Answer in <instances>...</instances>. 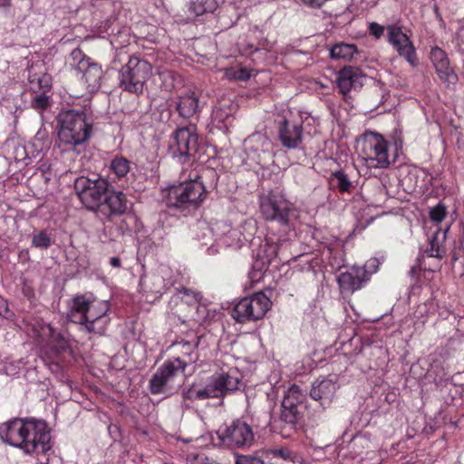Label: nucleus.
Masks as SVG:
<instances>
[{"label": "nucleus", "mask_w": 464, "mask_h": 464, "mask_svg": "<svg viewBox=\"0 0 464 464\" xmlns=\"http://www.w3.org/2000/svg\"><path fill=\"white\" fill-rule=\"evenodd\" d=\"M68 307L67 316L71 322L84 325L88 332L99 334L104 333L109 323V302L77 295L71 300Z\"/></svg>", "instance_id": "nucleus-1"}, {"label": "nucleus", "mask_w": 464, "mask_h": 464, "mask_svg": "<svg viewBox=\"0 0 464 464\" xmlns=\"http://www.w3.org/2000/svg\"><path fill=\"white\" fill-rule=\"evenodd\" d=\"M291 235L277 237L274 233L268 234L264 242L254 250V262L249 278L252 282L262 279L264 272L278 258L282 262L288 261V248Z\"/></svg>", "instance_id": "nucleus-2"}, {"label": "nucleus", "mask_w": 464, "mask_h": 464, "mask_svg": "<svg viewBox=\"0 0 464 464\" xmlns=\"http://www.w3.org/2000/svg\"><path fill=\"white\" fill-rule=\"evenodd\" d=\"M208 231L214 242L207 248L208 255H215L218 247H230L239 249L248 242L256 232V224L253 220H246L239 227L232 228L227 221H215L210 224Z\"/></svg>", "instance_id": "nucleus-3"}, {"label": "nucleus", "mask_w": 464, "mask_h": 464, "mask_svg": "<svg viewBox=\"0 0 464 464\" xmlns=\"http://www.w3.org/2000/svg\"><path fill=\"white\" fill-rule=\"evenodd\" d=\"M58 139L61 143L77 146L84 143L91 136L92 124L82 111H63L58 114Z\"/></svg>", "instance_id": "nucleus-4"}, {"label": "nucleus", "mask_w": 464, "mask_h": 464, "mask_svg": "<svg viewBox=\"0 0 464 464\" xmlns=\"http://www.w3.org/2000/svg\"><path fill=\"white\" fill-rule=\"evenodd\" d=\"M260 213L267 221H276L284 227L285 234L294 235L297 210L282 195L269 193L260 198Z\"/></svg>", "instance_id": "nucleus-5"}, {"label": "nucleus", "mask_w": 464, "mask_h": 464, "mask_svg": "<svg viewBox=\"0 0 464 464\" xmlns=\"http://www.w3.org/2000/svg\"><path fill=\"white\" fill-rule=\"evenodd\" d=\"M357 149L369 169H386L392 161L387 140L378 133L369 132L362 136L357 141Z\"/></svg>", "instance_id": "nucleus-6"}, {"label": "nucleus", "mask_w": 464, "mask_h": 464, "mask_svg": "<svg viewBox=\"0 0 464 464\" xmlns=\"http://www.w3.org/2000/svg\"><path fill=\"white\" fill-rule=\"evenodd\" d=\"M206 198L203 182L196 177L169 188L167 204L180 209L195 208Z\"/></svg>", "instance_id": "nucleus-7"}, {"label": "nucleus", "mask_w": 464, "mask_h": 464, "mask_svg": "<svg viewBox=\"0 0 464 464\" xmlns=\"http://www.w3.org/2000/svg\"><path fill=\"white\" fill-rule=\"evenodd\" d=\"M187 363L179 358L164 362L155 372L150 382V392L153 394H172L180 383L177 378L184 372Z\"/></svg>", "instance_id": "nucleus-8"}, {"label": "nucleus", "mask_w": 464, "mask_h": 464, "mask_svg": "<svg viewBox=\"0 0 464 464\" xmlns=\"http://www.w3.org/2000/svg\"><path fill=\"white\" fill-rule=\"evenodd\" d=\"M151 71L152 67L147 61L136 56L130 57L127 64L120 71L121 87L130 92H141Z\"/></svg>", "instance_id": "nucleus-9"}, {"label": "nucleus", "mask_w": 464, "mask_h": 464, "mask_svg": "<svg viewBox=\"0 0 464 464\" xmlns=\"http://www.w3.org/2000/svg\"><path fill=\"white\" fill-rule=\"evenodd\" d=\"M303 115L298 111L285 110L277 120L278 140L288 150L301 147L303 140Z\"/></svg>", "instance_id": "nucleus-10"}, {"label": "nucleus", "mask_w": 464, "mask_h": 464, "mask_svg": "<svg viewBox=\"0 0 464 464\" xmlns=\"http://www.w3.org/2000/svg\"><path fill=\"white\" fill-rule=\"evenodd\" d=\"M22 451L24 454H44L51 448V434L47 423L40 419L30 418Z\"/></svg>", "instance_id": "nucleus-11"}, {"label": "nucleus", "mask_w": 464, "mask_h": 464, "mask_svg": "<svg viewBox=\"0 0 464 464\" xmlns=\"http://www.w3.org/2000/svg\"><path fill=\"white\" fill-rule=\"evenodd\" d=\"M272 302L264 293H256L241 299L232 311V317L238 323L256 321L265 316Z\"/></svg>", "instance_id": "nucleus-12"}, {"label": "nucleus", "mask_w": 464, "mask_h": 464, "mask_svg": "<svg viewBox=\"0 0 464 464\" xmlns=\"http://www.w3.org/2000/svg\"><path fill=\"white\" fill-rule=\"evenodd\" d=\"M108 182L103 179H92L79 177L75 180V190L82 203L90 209L97 210L108 191Z\"/></svg>", "instance_id": "nucleus-13"}, {"label": "nucleus", "mask_w": 464, "mask_h": 464, "mask_svg": "<svg viewBox=\"0 0 464 464\" xmlns=\"http://www.w3.org/2000/svg\"><path fill=\"white\" fill-rule=\"evenodd\" d=\"M217 436L220 443L227 447L250 446L254 440L251 427L240 420L233 421L229 426L220 427Z\"/></svg>", "instance_id": "nucleus-14"}, {"label": "nucleus", "mask_w": 464, "mask_h": 464, "mask_svg": "<svg viewBox=\"0 0 464 464\" xmlns=\"http://www.w3.org/2000/svg\"><path fill=\"white\" fill-rule=\"evenodd\" d=\"M198 148V136L193 126L178 129L169 140V151L174 158L193 156Z\"/></svg>", "instance_id": "nucleus-15"}, {"label": "nucleus", "mask_w": 464, "mask_h": 464, "mask_svg": "<svg viewBox=\"0 0 464 464\" xmlns=\"http://www.w3.org/2000/svg\"><path fill=\"white\" fill-rule=\"evenodd\" d=\"M446 216L445 208L439 204L430 211V217L434 222V231L430 237V247L426 250L428 257L441 258L444 256L443 243L446 239V232L449 227L442 229L439 227V224L443 220Z\"/></svg>", "instance_id": "nucleus-16"}, {"label": "nucleus", "mask_w": 464, "mask_h": 464, "mask_svg": "<svg viewBox=\"0 0 464 464\" xmlns=\"http://www.w3.org/2000/svg\"><path fill=\"white\" fill-rule=\"evenodd\" d=\"M388 42L393 46L400 56L403 57L411 66L418 63L415 47L409 36L402 32L400 26L391 24L387 26Z\"/></svg>", "instance_id": "nucleus-17"}, {"label": "nucleus", "mask_w": 464, "mask_h": 464, "mask_svg": "<svg viewBox=\"0 0 464 464\" xmlns=\"http://www.w3.org/2000/svg\"><path fill=\"white\" fill-rule=\"evenodd\" d=\"M244 149L248 159L256 164H262L272 155L273 143L264 133L256 132L245 140Z\"/></svg>", "instance_id": "nucleus-18"}, {"label": "nucleus", "mask_w": 464, "mask_h": 464, "mask_svg": "<svg viewBox=\"0 0 464 464\" xmlns=\"http://www.w3.org/2000/svg\"><path fill=\"white\" fill-rule=\"evenodd\" d=\"M30 418H15L0 425V439L6 444L23 450Z\"/></svg>", "instance_id": "nucleus-19"}, {"label": "nucleus", "mask_w": 464, "mask_h": 464, "mask_svg": "<svg viewBox=\"0 0 464 464\" xmlns=\"http://www.w3.org/2000/svg\"><path fill=\"white\" fill-rule=\"evenodd\" d=\"M140 285L143 291L155 295L156 298L160 297L173 285L170 271L166 266H160L151 275L143 276Z\"/></svg>", "instance_id": "nucleus-20"}, {"label": "nucleus", "mask_w": 464, "mask_h": 464, "mask_svg": "<svg viewBox=\"0 0 464 464\" xmlns=\"http://www.w3.org/2000/svg\"><path fill=\"white\" fill-rule=\"evenodd\" d=\"M236 106L229 99H222L214 107L211 115V122L214 127L226 130L232 125Z\"/></svg>", "instance_id": "nucleus-21"}, {"label": "nucleus", "mask_w": 464, "mask_h": 464, "mask_svg": "<svg viewBox=\"0 0 464 464\" xmlns=\"http://www.w3.org/2000/svg\"><path fill=\"white\" fill-rule=\"evenodd\" d=\"M127 209L126 196L121 191H107L98 212L108 218L123 214Z\"/></svg>", "instance_id": "nucleus-22"}, {"label": "nucleus", "mask_w": 464, "mask_h": 464, "mask_svg": "<svg viewBox=\"0 0 464 464\" xmlns=\"http://www.w3.org/2000/svg\"><path fill=\"white\" fill-rule=\"evenodd\" d=\"M364 76L361 71L353 67H345L338 73L336 83L341 93L347 95L352 91H357L363 84Z\"/></svg>", "instance_id": "nucleus-23"}, {"label": "nucleus", "mask_w": 464, "mask_h": 464, "mask_svg": "<svg viewBox=\"0 0 464 464\" xmlns=\"http://www.w3.org/2000/svg\"><path fill=\"white\" fill-rule=\"evenodd\" d=\"M338 284L343 291L353 292L360 289L365 280V270L361 266H353L338 276Z\"/></svg>", "instance_id": "nucleus-24"}, {"label": "nucleus", "mask_w": 464, "mask_h": 464, "mask_svg": "<svg viewBox=\"0 0 464 464\" xmlns=\"http://www.w3.org/2000/svg\"><path fill=\"white\" fill-rule=\"evenodd\" d=\"M337 390L335 382L330 379L317 380L313 383L310 396L320 401L322 405L329 404Z\"/></svg>", "instance_id": "nucleus-25"}, {"label": "nucleus", "mask_w": 464, "mask_h": 464, "mask_svg": "<svg viewBox=\"0 0 464 464\" xmlns=\"http://www.w3.org/2000/svg\"><path fill=\"white\" fill-rule=\"evenodd\" d=\"M176 108L183 118H190L198 111V98L191 90H184L178 95Z\"/></svg>", "instance_id": "nucleus-26"}, {"label": "nucleus", "mask_w": 464, "mask_h": 464, "mask_svg": "<svg viewBox=\"0 0 464 464\" xmlns=\"http://www.w3.org/2000/svg\"><path fill=\"white\" fill-rule=\"evenodd\" d=\"M239 373L236 369H230L227 372H221L213 380V386L218 395L238 388Z\"/></svg>", "instance_id": "nucleus-27"}, {"label": "nucleus", "mask_w": 464, "mask_h": 464, "mask_svg": "<svg viewBox=\"0 0 464 464\" xmlns=\"http://www.w3.org/2000/svg\"><path fill=\"white\" fill-rule=\"evenodd\" d=\"M79 73L82 74V80L89 92H94L100 87L102 70L96 63L90 62Z\"/></svg>", "instance_id": "nucleus-28"}, {"label": "nucleus", "mask_w": 464, "mask_h": 464, "mask_svg": "<svg viewBox=\"0 0 464 464\" xmlns=\"http://www.w3.org/2000/svg\"><path fill=\"white\" fill-rule=\"evenodd\" d=\"M201 295L199 292L188 289V288H181L177 290L175 295L171 297L170 303H174L178 304H187L188 306H197L200 304Z\"/></svg>", "instance_id": "nucleus-29"}, {"label": "nucleus", "mask_w": 464, "mask_h": 464, "mask_svg": "<svg viewBox=\"0 0 464 464\" xmlns=\"http://www.w3.org/2000/svg\"><path fill=\"white\" fill-rule=\"evenodd\" d=\"M438 77L447 87L453 86L458 82V76L450 65V61L447 60L442 63L434 66Z\"/></svg>", "instance_id": "nucleus-30"}, {"label": "nucleus", "mask_w": 464, "mask_h": 464, "mask_svg": "<svg viewBox=\"0 0 464 464\" xmlns=\"http://www.w3.org/2000/svg\"><path fill=\"white\" fill-rule=\"evenodd\" d=\"M357 52V47L354 44L341 43L332 47L330 54L334 59L350 61L353 58Z\"/></svg>", "instance_id": "nucleus-31"}, {"label": "nucleus", "mask_w": 464, "mask_h": 464, "mask_svg": "<svg viewBox=\"0 0 464 464\" xmlns=\"http://www.w3.org/2000/svg\"><path fill=\"white\" fill-rule=\"evenodd\" d=\"M300 408L291 404L288 400H283L280 419L285 423L295 424L301 418Z\"/></svg>", "instance_id": "nucleus-32"}, {"label": "nucleus", "mask_w": 464, "mask_h": 464, "mask_svg": "<svg viewBox=\"0 0 464 464\" xmlns=\"http://www.w3.org/2000/svg\"><path fill=\"white\" fill-rule=\"evenodd\" d=\"M110 170L117 179H123L130 170V161L122 156H116L111 161Z\"/></svg>", "instance_id": "nucleus-33"}, {"label": "nucleus", "mask_w": 464, "mask_h": 464, "mask_svg": "<svg viewBox=\"0 0 464 464\" xmlns=\"http://www.w3.org/2000/svg\"><path fill=\"white\" fill-rule=\"evenodd\" d=\"M218 8V2L216 0H195L192 1L189 10L196 16L203 15L207 13H213Z\"/></svg>", "instance_id": "nucleus-34"}, {"label": "nucleus", "mask_w": 464, "mask_h": 464, "mask_svg": "<svg viewBox=\"0 0 464 464\" xmlns=\"http://www.w3.org/2000/svg\"><path fill=\"white\" fill-rule=\"evenodd\" d=\"M218 315L216 309H211L204 304H199L194 314L191 315V319L198 324H204L210 322L215 319Z\"/></svg>", "instance_id": "nucleus-35"}, {"label": "nucleus", "mask_w": 464, "mask_h": 464, "mask_svg": "<svg viewBox=\"0 0 464 464\" xmlns=\"http://www.w3.org/2000/svg\"><path fill=\"white\" fill-rule=\"evenodd\" d=\"M92 62L89 57H87L82 50L76 48L72 51L69 57V64L71 67L74 68L78 72L83 70V68L88 66V63Z\"/></svg>", "instance_id": "nucleus-36"}, {"label": "nucleus", "mask_w": 464, "mask_h": 464, "mask_svg": "<svg viewBox=\"0 0 464 464\" xmlns=\"http://www.w3.org/2000/svg\"><path fill=\"white\" fill-rule=\"evenodd\" d=\"M218 393L213 383L210 386L199 389H190L187 392V398L194 400H204L210 397H218Z\"/></svg>", "instance_id": "nucleus-37"}, {"label": "nucleus", "mask_w": 464, "mask_h": 464, "mask_svg": "<svg viewBox=\"0 0 464 464\" xmlns=\"http://www.w3.org/2000/svg\"><path fill=\"white\" fill-rule=\"evenodd\" d=\"M30 88L34 92H47L51 89V78L48 75L29 78Z\"/></svg>", "instance_id": "nucleus-38"}, {"label": "nucleus", "mask_w": 464, "mask_h": 464, "mask_svg": "<svg viewBox=\"0 0 464 464\" xmlns=\"http://www.w3.org/2000/svg\"><path fill=\"white\" fill-rule=\"evenodd\" d=\"M283 400H288L291 404L301 408L305 400V393L297 385L293 384L286 391Z\"/></svg>", "instance_id": "nucleus-39"}, {"label": "nucleus", "mask_w": 464, "mask_h": 464, "mask_svg": "<svg viewBox=\"0 0 464 464\" xmlns=\"http://www.w3.org/2000/svg\"><path fill=\"white\" fill-rule=\"evenodd\" d=\"M50 140L48 132L45 129H40L35 134L32 145L34 148L35 151L42 152L45 150H48L50 147Z\"/></svg>", "instance_id": "nucleus-40"}, {"label": "nucleus", "mask_w": 464, "mask_h": 464, "mask_svg": "<svg viewBox=\"0 0 464 464\" xmlns=\"http://www.w3.org/2000/svg\"><path fill=\"white\" fill-rule=\"evenodd\" d=\"M331 184L336 187L341 192H348L352 188V183L346 174L342 171H337L333 174Z\"/></svg>", "instance_id": "nucleus-41"}, {"label": "nucleus", "mask_w": 464, "mask_h": 464, "mask_svg": "<svg viewBox=\"0 0 464 464\" xmlns=\"http://www.w3.org/2000/svg\"><path fill=\"white\" fill-rule=\"evenodd\" d=\"M225 76L230 80L246 81L250 78L251 72L245 67H231L225 70Z\"/></svg>", "instance_id": "nucleus-42"}, {"label": "nucleus", "mask_w": 464, "mask_h": 464, "mask_svg": "<svg viewBox=\"0 0 464 464\" xmlns=\"http://www.w3.org/2000/svg\"><path fill=\"white\" fill-rule=\"evenodd\" d=\"M51 244V237L45 230L34 234L32 239V245L36 248H48Z\"/></svg>", "instance_id": "nucleus-43"}, {"label": "nucleus", "mask_w": 464, "mask_h": 464, "mask_svg": "<svg viewBox=\"0 0 464 464\" xmlns=\"http://www.w3.org/2000/svg\"><path fill=\"white\" fill-rule=\"evenodd\" d=\"M50 104V97L46 94V92L35 95L31 102L32 108L39 111L46 110Z\"/></svg>", "instance_id": "nucleus-44"}, {"label": "nucleus", "mask_w": 464, "mask_h": 464, "mask_svg": "<svg viewBox=\"0 0 464 464\" xmlns=\"http://www.w3.org/2000/svg\"><path fill=\"white\" fill-rule=\"evenodd\" d=\"M188 464H218L214 460H210L202 452H191L187 457Z\"/></svg>", "instance_id": "nucleus-45"}, {"label": "nucleus", "mask_w": 464, "mask_h": 464, "mask_svg": "<svg viewBox=\"0 0 464 464\" xmlns=\"http://www.w3.org/2000/svg\"><path fill=\"white\" fill-rule=\"evenodd\" d=\"M430 57L433 66H436L437 64L442 63L445 61L449 60L446 53L439 47L431 48Z\"/></svg>", "instance_id": "nucleus-46"}, {"label": "nucleus", "mask_w": 464, "mask_h": 464, "mask_svg": "<svg viewBox=\"0 0 464 464\" xmlns=\"http://www.w3.org/2000/svg\"><path fill=\"white\" fill-rule=\"evenodd\" d=\"M380 266L377 258H370L361 269L365 270V280L368 281L370 276L376 273Z\"/></svg>", "instance_id": "nucleus-47"}, {"label": "nucleus", "mask_w": 464, "mask_h": 464, "mask_svg": "<svg viewBox=\"0 0 464 464\" xmlns=\"http://www.w3.org/2000/svg\"><path fill=\"white\" fill-rule=\"evenodd\" d=\"M236 464H265L264 461L256 456L242 455L237 458Z\"/></svg>", "instance_id": "nucleus-48"}, {"label": "nucleus", "mask_w": 464, "mask_h": 464, "mask_svg": "<svg viewBox=\"0 0 464 464\" xmlns=\"http://www.w3.org/2000/svg\"><path fill=\"white\" fill-rule=\"evenodd\" d=\"M368 29L372 35L379 39L382 36L385 28L378 23L372 22L369 24Z\"/></svg>", "instance_id": "nucleus-49"}, {"label": "nucleus", "mask_w": 464, "mask_h": 464, "mask_svg": "<svg viewBox=\"0 0 464 464\" xmlns=\"http://www.w3.org/2000/svg\"><path fill=\"white\" fill-rule=\"evenodd\" d=\"M160 76L163 80L164 87L166 90L171 91L172 88H175L174 84L172 83L174 81V74L171 72H163Z\"/></svg>", "instance_id": "nucleus-50"}, {"label": "nucleus", "mask_w": 464, "mask_h": 464, "mask_svg": "<svg viewBox=\"0 0 464 464\" xmlns=\"http://www.w3.org/2000/svg\"><path fill=\"white\" fill-rule=\"evenodd\" d=\"M385 200V192L383 187L380 186L378 189V193L376 198L371 201V204L376 207L382 206V204Z\"/></svg>", "instance_id": "nucleus-51"}, {"label": "nucleus", "mask_w": 464, "mask_h": 464, "mask_svg": "<svg viewBox=\"0 0 464 464\" xmlns=\"http://www.w3.org/2000/svg\"><path fill=\"white\" fill-rule=\"evenodd\" d=\"M11 315V312L8 308L6 300L0 295V316L8 318Z\"/></svg>", "instance_id": "nucleus-52"}, {"label": "nucleus", "mask_w": 464, "mask_h": 464, "mask_svg": "<svg viewBox=\"0 0 464 464\" xmlns=\"http://www.w3.org/2000/svg\"><path fill=\"white\" fill-rule=\"evenodd\" d=\"M455 41L458 47L464 50V27H460L456 33Z\"/></svg>", "instance_id": "nucleus-53"}, {"label": "nucleus", "mask_w": 464, "mask_h": 464, "mask_svg": "<svg viewBox=\"0 0 464 464\" xmlns=\"http://www.w3.org/2000/svg\"><path fill=\"white\" fill-rule=\"evenodd\" d=\"M305 5L311 8H320L319 0H301Z\"/></svg>", "instance_id": "nucleus-54"}, {"label": "nucleus", "mask_w": 464, "mask_h": 464, "mask_svg": "<svg viewBox=\"0 0 464 464\" xmlns=\"http://www.w3.org/2000/svg\"><path fill=\"white\" fill-rule=\"evenodd\" d=\"M110 264L113 267H119L121 266V260L119 257L113 256L110 259Z\"/></svg>", "instance_id": "nucleus-55"}, {"label": "nucleus", "mask_w": 464, "mask_h": 464, "mask_svg": "<svg viewBox=\"0 0 464 464\" xmlns=\"http://www.w3.org/2000/svg\"><path fill=\"white\" fill-rule=\"evenodd\" d=\"M319 4H320V7H322L325 4V1L324 0H319Z\"/></svg>", "instance_id": "nucleus-56"}, {"label": "nucleus", "mask_w": 464, "mask_h": 464, "mask_svg": "<svg viewBox=\"0 0 464 464\" xmlns=\"http://www.w3.org/2000/svg\"><path fill=\"white\" fill-rule=\"evenodd\" d=\"M5 371L7 372L8 374H13V372H11L7 367L5 368Z\"/></svg>", "instance_id": "nucleus-57"}]
</instances>
